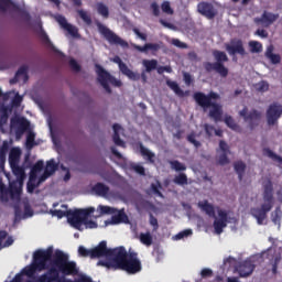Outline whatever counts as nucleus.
<instances>
[{
  "label": "nucleus",
  "instance_id": "nucleus-1",
  "mask_svg": "<svg viewBox=\"0 0 282 282\" xmlns=\"http://www.w3.org/2000/svg\"><path fill=\"white\" fill-rule=\"evenodd\" d=\"M52 268L58 271V276H76L79 274V268L75 261L69 260V254L62 250H55L53 247L47 249H37L33 253V263L22 270L26 278H33L37 272H48Z\"/></svg>",
  "mask_w": 282,
  "mask_h": 282
},
{
  "label": "nucleus",
  "instance_id": "nucleus-2",
  "mask_svg": "<svg viewBox=\"0 0 282 282\" xmlns=\"http://www.w3.org/2000/svg\"><path fill=\"white\" fill-rule=\"evenodd\" d=\"M219 95L218 93L210 91L209 94L205 95V93H195L194 100L197 106L202 107V109L209 110V118L214 119L215 122L223 121V107L221 105L214 102L213 100H218Z\"/></svg>",
  "mask_w": 282,
  "mask_h": 282
},
{
  "label": "nucleus",
  "instance_id": "nucleus-3",
  "mask_svg": "<svg viewBox=\"0 0 282 282\" xmlns=\"http://www.w3.org/2000/svg\"><path fill=\"white\" fill-rule=\"evenodd\" d=\"M274 188L272 186V182L268 181L263 184V203L261 207H253L251 209V215L253 218L257 219V224L259 226L264 224V220L267 219V214H269L274 206V196H273Z\"/></svg>",
  "mask_w": 282,
  "mask_h": 282
},
{
  "label": "nucleus",
  "instance_id": "nucleus-4",
  "mask_svg": "<svg viewBox=\"0 0 282 282\" xmlns=\"http://www.w3.org/2000/svg\"><path fill=\"white\" fill-rule=\"evenodd\" d=\"M123 246L117 247L115 249L108 248V242L102 240L93 249H86L84 246L78 247V254L83 258H90V259H100V258H118L119 252H126Z\"/></svg>",
  "mask_w": 282,
  "mask_h": 282
},
{
  "label": "nucleus",
  "instance_id": "nucleus-5",
  "mask_svg": "<svg viewBox=\"0 0 282 282\" xmlns=\"http://www.w3.org/2000/svg\"><path fill=\"white\" fill-rule=\"evenodd\" d=\"M212 55L214 56L215 63H210V62L204 63V69L206 70V73L215 72L223 78L228 77L229 69L225 65V63L229 62L227 53L219 50H214L212 52Z\"/></svg>",
  "mask_w": 282,
  "mask_h": 282
},
{
  "label": "nucleus",
  "instance_id": "nucleus-6",
  "mask_svg": "<svg viewBox=\"0 0 282 282\" xmlns=\"http://www.w3.org/2000/svg\"><path fill=\"white\" fill-rule=\"evenodd\" d=\"M115 263H117L119 270H124L129 274H137L142 270V264L141 261L138 260L137 253L129 254L128 251L119 252L117 258H115Z\"/></svg>",
  "mask_w": 282,
  "mask_h": 282
},
{
  "label": "nucleus",
  "instance_id": "nucleus-7",
  "mask_svg": "<svg viewBox=\"0 0 282 282\" xmlns=\"http://www.w3.org/2000/svg\"><path fill=\"white\" fill-rule=\"evenodd\" d=\"M96 74H97V80H99V84L102 88L107 91V94H112V89L110 88L109 84L115 87H121L122 82L115 78L111 74H109L108 70H105V68L96 64Z\"/></svg>",
  "mask_w": 282,
  "mask_h": 282
},
{
  "label": "nucleus",
  "instance_id": "nucleus-8",
  "mask_svg": "<svg viewBox=\"0 0 282 282\" xmlns=\"http://www.w3.org/2000/svg\"><path fill=\"white\" fill-rule=\"evenodd\" d=\"M95 213V207H88L86 209H82L79 216H77V223L74 220L70 225L76 228V230H80V227L84 225L88 229L98 228V224L95 220H89V216Z\"/></svg>",
  "mask_w": 282,
  "mask_h": 282
},
{
  "label": "nucleus",
  "instance_id": "nucleus-9",
  "mask_svg": "<svg viewBox=\"0 0 282 282\" xmlns=\"http://www.w3.org/2000/svg\"><path fill=\"white\" fill-rule=\"evenodd\" d=\"M98 26L100 34L106 39L107 42L110 43V45H119L121 47L129 46L126 40L119 37L118 34H115L113 31H110L108 26H105L104 24H99Z\"/></svg>",
  "mask_w": 282,
  "mask_h": 282
},
{
  "label": "nucleus",
  "instance_id": "nucleus-10",
  "mask_svg": "<svg viewBox=\"0 0 282 282\" xmlns=\"http://www.w3.org/2000/svg\"><path fill=\"white\" fill-rule=\"evenodd\" d=\"M240 118H243L245 122L249 123V129L254 130L260 124L261 112L253 109L248 113V107H243L242 110L239 111Z\"/></svg>",
  "mask_w": 282,
  "mask_h": 282
},
{
  "label": "nucleus",
  "instance_id": "nucleus-11",
  "mask_svg": "<svg viewBox=\"0 0 282 282\" xmlns=\"http://www.w3.org/2000/svg\"><path fill=\"white\" fill-rule=\"evenodd\" d=\"M33 282V281H26ZM35 282H73L70 279L58 275V271L55 267H51L48 271H45L39 278H35Z\"/></svg>",
  "mask_w": 282,
  "mask_h": 282
},
{
  "label": "nucleus",
  "instance_id": "nucleus-12",
  "mask_svg": "<svg viewBox=\"0 0 282 282\" xmlns=\"http://www.w3.org/2000/svg\"><path fill=\"white\" fill-rule=\"evenodd\" d=\"M282 116V105L273 102L269 105L267 110V122L269 126H274Z\"/></svg>",
  "mask_w": 282,
  "mask_h": 282
},
{
  "label": "nucleus",
  "instance_id": "nucleus-13",
  "mask_svg": "<svg viewBox=\"0 0 282 282\" xmlns=\"http://www.w3.org/2000/svg\"><path fill=\"white\" fill-rule=\"evenodd\" d=\"M254 270L256 264H253L251 260H243L235 267V271L239 274V278H248L254 272Z\"/></svg>",
  "mask_w": 282,
  "mask_h": 282
},
{
  "label": "nucleus",
  "instance_id": "nucleus-14",
  "mask_svg": "<svg viewBox=\"0 0 282 282\" xmlns=\"http://www.w3.org/2000/svg\"><path fill=\"white\" fill-rule=\"evenodd\" d=\"M55 21H57L58 25L62 26L64 31H67L69 36L75 39L80 37L79 30L75 25L67 22L65 15H55Z\"/></svg>",
  "mask_w": 282,
  "mask_h": 282
},
{
  "label": "nucleus",
  "instance_id": "nucleus-15",
  "mask_svg": "<svg viewBox=\"0 0 282 282\" xmlns=\"http://www.w3.org/2000/svg\"><path fill=\"white\" fill-rule=\"evenodd\" d=\"M82 214V209H76V210H62V209H54L51 212V215L57 217L58 219H63L64 217H67L68 224L72 225L73 221L77 223V217Z\"/></svg>",
  "mask_w": 282,
  "mask_h": 282
},
{
  "label": "nucleus",
  "instance_id": "nucleus-16",
  "mask_svg": "<svg viewBox=\"0 0 282 282\" xmlns=\"http://www.w3.org/2000/svg\"><path fill=\"white\" fill-rule=\"evenodd\" d=\"M226 52L229 55L245 56L247 54L246 48H243V42L239 39L230 40V44H226Z\"/></svg>",
  "mask_w": 282,
  "mask_h": 282
},
{
  "label": "nucleus",
  "instance_id": "nucleus-17",
  "mask_svg": "<svg viewBox=\"0 0 282 282\" xmlns=\"http://www.w3.org/2000/svg\"><path fill=\"white\" fill-rule=\"evenodd\" d=\"M11 127H17L15 135L20 138L30 129V121L26 118H12Z\"/></svg>",
  "mask_w": 282,
  "mask_h": 282
},
{
  "label": "nucleus",
  "instance_id": "nucleus-18",
  "mask_svg": "<svg viewBox=\"0 0 282 282\" xmlns=\"http://www.w3.org/2000/svg\"><path fill=\"white\" fill-rule=\"evenodd\" d=\"M197 12H199L200 15H204L206 19L209 20H213L217 15V11L209 2L197 3Z\"/></svg>",
  "mask_w": 282,
  "mask_h": 282
},
{
  "label": "nucleus",
  "instance_id": "nucleus-19",
  "mask_svg": "<svg viewBox=\"0 0 282 282\" xmlns=\"http://www.w3.org/2000/svg\"><path fill=\"white\" fill-rule=\"evenodd\" d=\"M218 216H219V219H216L214 221V229L216 234L221 235L228 224V213L224 209H219Z\"/></svg>",
  "mask_w": 282,
  "mask_h": 282
},
{
  "label": "nucleus",
  "instance_id": "nucleus-20",
  "mask_svg": "<svg viewBox=\"0 0 282 282\" xmlns=\"http://www.w3.org/2000/svg\"><path fill=\"white\" fill-rule=\"evenodd\" d=\"M119 224H129V217L127 213H124V209H119L117 213L112 214L110 220H106L105 225L106 226H115Z\"/></svg>",
  "mask_w": 282,
  "mask_h": 282
},
{
  "label": "nucleus",
  "instance_id": "nucleus-21",
  "mask_svg": "<svg viewBox=\"0 0 282 282\" xmlns=\"http://www.w3.org/2000/svg\"><path fill=\"white\" fill-rule=\"evenodd\" d=\"M279 19V14L263 11L261 18L256 19L257 24H262L263 26L268 28L273 24Z\"/></svg>",
  "mask_w": 282,
  "mask_h": 282
},
{
  "label": "nucleus",
  "instance_id": "nucleus-22",
  "mask_svg": "<svg viewBox=\"0 0 282 282\" xmlns=\"http://www.w3.org/2000/svg\"><path fill=\"white\" fill-rule=\"evenodd\" d=\"M197 207H199L207 216L215 218V207L209 204L208 200L197 203Z\"/></svg>",
  "mask_w": 282,
  "mask_h": 282
},
{
  "label": "nucleus",
  "instance_id": "nucleus-23",
  "mask_svg": "<svg viewBox=\"0 0 282 282\" xmlns=\"http://www.w3.org/2000/svg\"><path fill=\"white\" fill-rule=\"evenodd\" d=\"M122 130V126H120L119 123H115L112 124V142H115V144L117 147H123L124 142L122 139H120V134L119 131Z\"/></svg>",
  "mask_w": 282,
  "mask_h": 282
},
{
  "label": "nucleus",
  "instance_id": "nucleus-24",
  "mask_svg": "<svg viewBox=\"0 0 282 282\" xmlns=\"http://www.w3.org/2000/svg\"><path fill=\"white\" fill-rule=\"evenodd\" d=\"M110 188L105 185V183H96L95 186H93V192L99 197H107L109 194Z\"/></svg>",
  "mask_w": 282,
  "mask_h": 282
},
{
  "label": "nucleus",
  "instance_id": "nucleus-25",
  "mask_svg": "<svg viewBox=\"0 0 282 282\" xmlns=\"http://www.w3.org/2000/svg\"><path fill=\"white\" fill-rule=\"evenodd\" d=\"M28 66H21L19 70L15 73V77L10 79V85H15L19 82V77H24V83L29 80V75H28Z\"/></svg>",
  "mask_w": 282,
  "mask_h": 282
},
{
  "label": "nucleus",
  "instance_id": "nucleus-26",
  "mask_svg": "<svg viewBox=\"0 0 282 282\" xmlns=\"http://www.w3.org/2000/svg\"><path fill=\"white\" fill-rule=\"evenodd\" d=\"M139 150L140 154H142V156L145 158L150 164H155V153L149 151V149L144 148L142 143H139Z\"/></svg>",
  "mask_w": 282,
  "mask_h": 282
},
{
  "label": "nucleus",
  "instance_id": "nucleus-27",
  "mask_svg": "<svg viewBox=\"0 0 282 282\" xmlns=\"http://www.w3.org/2000/svg\"><path fill=\"white\" fill-rule=\"evenodd\" d=\"M22 186H23V181L21 180L12 181L10 183V187L8 188V191H10L11 197L20 196Z\"/></svg>",
  "mask_w": 282,
  "mask_h": 282
},
{
  "label": "nucleus",
  "instance_id": "nucleus-28",
  "mask_svg": "<svg viewBox=\"0 0 282 282\" xmlns=\"http://www.w3.org/2000/svg\"><path fill=\"white\" fill-rule=\"evenodd\" d=\"M9 10L18 11L19 6L11 0H0V11L8 12Z\"/></svg>",
  "mask_w": 282,
  "mask_h": 282
},
{
  "label": "nucleus",
  "instance_id": "nucleus-29",
  "mask_svg": "<svg viewBox=\"0 0 282 282\" xmlns=\"http://www.w3.org/2000/svg\"><path fill=\"white\" fill-rule=\"evenodd\" d=\"M21 151L19 148H12L8 156V162L11 166H15L19 163Z\"/></svg>",
  "mask_w": 282,
  "mask_h": 282
},
{
  "label": "nucleus",
  "instance_id": "nucleus-30",
  "mask_svg": "<svg viewBox=\"0 0 282 282\" xmlns=\"http://www.w3.org/2000/svg\"><path fill=\"white\" fill-rule=\"evenodd\" d=\"M225 124L226 127H228L230 130L238 132V133H242V128L241 126H238V123L236 122V120H234V118L231 116H226L225 117Z\"/></svg>",
  "mask_w": 282,
  "mask_h": 282
},
{
  "label": "nucleus",
  "instance_id": "nucleus-31",
  "mask_svg": "<svg viewBox=\"0 0 282 282\" xmlns=\"http://www.w3.org/2000/svg\"><path fill=\"white\" fill-rule=\"evenodd\" d=\"M234 169L236 174H238L239 182H242L243 174L246 173L247 165L242 161H238L234 163Z\"/></svg>",
  "mask_w": 282,
  "mask_h": 282
},
{
  "label": "nucleus",
  "instance_id": "nucleus-32",
  "mask_svg": "<svg viewBox=\"0 0 282 282\" xmlns=\"http://www.w3.org/2000/svg\"><path fill=\"white\" fill-rule=\"evenodd\" d=\"M119 209H116L115 207L108 206V205H99L97 206V213L100 216L104 215H115L116 213H118Z\"/></svg>",
  "mask_w": 282,
  "mask_h": 282
},
{
  "label": "nucleus",
  "instance_id": "nucleus-33",
  "mask_svg": "<svg viewBox=\"0 0 282 282\" xmlns=\"http://www.w3.org/2000/svg\"><path fill=\"white\" fill-rule=\"evenodd\" d=\"M107 259H111L109 261L106 260H99V262H97V267H105L107 268V270L113 269V270H118V264L115 261V257H107Z\"/></svg>",
  "mask_w": 282,
  "mask_h": 282
},
{
  "label": "nucleus",
  "instance_id": "nucleus-34",
  "mask_svg": "<svg viewBox=\"0 0 282 282\" xmlns=\"http://www.w3.org/2000/svg\"><path fill=\"white\" fill-rule=\"evenodd\" d=\"M43 169H44V162L43 161L35 162L33 167H31V172H30L31 181L37 180V174L40 172H42Z\"/></svg>",
  "mask_w": 282,
  "mask_h": 282
},
{
  "label": "nucleus",
  "instance_id": "nucleus-35",
  "mask_svg": "<svg viewBox=\"0 0 282 282\" xmlns=\"http://www.w3.org/2000/svg\"><path fill=\"white\" fill-rule=\"evenodd\" d=\"M166 85L171 90L176 94V96L184 98L185 93L181 89L180 85L176 82H171L170 79L166 80Z\"/></svg>",
  "mask_w": 282,
  "mask_h": 282
},
{
  "label": "nucleus",
  "instance_id": "nucleus-36",
  "mask_svg": "<svg viewBox=\"0 0 282 282\" xmlns=\"http://www.w3.org/2000/svg\"><path fill=\"white\" fill-rule=\"evenodd\" d=\"M9 195H11L9 188L4 185L3 181H1L0 178V200L3 203H8Z\"/></svg>",
  "mask_w": 282,
  "mask_h": 282
},
{
  "label": "nucleus",
  "instance_id": "nucleus-37",
  "mask_svg": "<svg viewBox=\"0 0 282 282\" xmlns=\"http://www.w3.org/2000/svg\"><path fill=\"white\" fill-rule=\"evenodd\" d=\"M97 13L102 17V19H109V8L104 2H97L96 4Z\"/></svg>",
  "mask_w": 282,
  "mask_h": 282
},
{
  "label": "nucleus",
  "instance_id": "nucleus-38",
  "mask_svg": "<svg viewBox=\"0 0 282 282\" xmlns=\"http://www.w3.org/2000/svg\"><path fill=\"white\" fill-rule=\"evenodd\" d=\"M173 183L177 186H186L188 185V176L185 173H178V175L174 176Z\"/></svg>",
  "mask_w": 282,
  "mask_h": 282
},
{
  "label": "nucleus",
  "instance_id": "nucleus-39",
  "mask_svg": "<svg viewBox=\"0 0 282 282\" xmlns=\"http://www.w3.org/2000/svg\"><path fill=\"white\" fill-rule=\"evenodd\" d=\"M121 74H123L126 77H129L130 80H141V75L131 70L129 67L128 68H124V69H121L120 70Z\"/></svg>",
  "mask_w": 282,
  "mask_h": 282
},
{
  "label": "nucleus",
  "instance_id": "nucleus-40",
  "mask_svg": "<svg viewBox=\"0 0 282 282\" xmlns=\"http://www.w3.org/2000/svg\"><path fill=\"white\" fill-rule=\"evenodd\" d=\"M36 134L34 132H29L26 134V140H25V147L29 150H32L34 147H36Z\"/></svg>",
  "mask_w": 282,
  "mask_h": 282
},
{
  "label": "nucleus",
  "instance_id": "nucleus-41",
  "mask_svg": "<svg viewBox=\"0 0 282 282\" xmlns=\"http://www.w3.org/2000/svg\"><path fill=\"white\" fill-rule=\"evenodd\" d=\"M57 163L54 161V159H51L45 165L44 173L53 175L57 171Z\"/></svg>",
  "mask_w": 282,
  "mask_h": 282
},
{
  "label": "nucleus",
  "instance_id": "nucleus-42",
  "mask_svg": "<svg viewBox=\"0 0 282 282\" xmlns=\"http://www.w3.org/2000/svg\"><path fill=\"white\" fill-rule=\"evenodd\" d=\"M143 66L147 73H151L152 70L158 68L156 59H143Z\"/></svg>",
  "mask_w": 282,
  "mask_h": 282
},
{
  "label": "nucleus",
  "instance_id": "nucleus-43",
  "mask_svg": "<svg viewBox=\"0 0 282 282\" xmlns=\"http://www.w3.org/2000/svg\"><path fill=\"white\" fill-rule=\"evenodd\" d=\"M169 164H171V169L176 172H185L186 165L177 160L169 161Z\"/></svg>",
  "mask_w": 282,
  "mask_h": 282
},
{
  "label": "nucleus",
  "instance_id": "nucleus-44",
  "mask_svg": "<svg viewBox=\"0 0 282 282\" xmlns=\"http://www.w3.org/2000/svg\"><path fill=\"white\" fill-rule=\"evenodd\" d=\"M267 58H269V61H271L273 65H278L281 63V56L279 54L272 53V48H268Z\"/></svg>",
  "mask_w": 282,
  "mask_h": 282
},
{
  "label": "nucleus",
  "instance_id": "nucleus-45",
  "mask_svg": "<svg viewBox=\"0 0 282 282\" xmlns=\"http://www.w3.org/2000/svg\"><path fill=\"white\" fill-rule=\"evenodd\" d=\"M12 172L14 173V175L17 176V181H23L25 177V173L22 166H19L18 164L12 166Z\"/></svg>",
  "mask_w": 282,
  "mask_h": 282
},
{
  "label": "nucleus",
  "instance_id": "nucleus-46",
  "mask_svg": "<svg viewBox=\"0 0 282 282\" xmlns=\"http://www.w3.org/2000/svg\"><path fill=\"white\" fill-rule=\"evenodd\" d=\"M40 37H41V41H43L44 45H47L48 47H51L53 52H57V50L53 46L51 39L48 37L45 31H41Z\"/></svg>",
  "mask_w": 282,
  "mask_h": 282
},
{
  "label": "nucleus",
  "instance_id": "nucleus-47",
  "mask_svg": "<svg viewBox=\"0 0 282 282\" xmlns=\"http://www.w3.org/2000/svg\"><path fill=\"white\" fill-rule=\"evenodd\" d=\"M140 242L150 247L153 243V238L150 232L140 234Z\"/></svg>",
  "mask_w": 282,
  "mask_h": 282
},
{
  "label": "nucleus",
  "instance_id": "nucleus-48",
  "mask_svg": "<svg viewBox=\"0 0 282 282\" xmlns=\"http://www.w3.org/2000/svg\"><path fill=\"white\" fill-rule=\"evenodd\" d=\"M263 153L273 161H276L278 163L282 164V158L279 154H275L273 151H271L269 148L263 149Z\"/></svg>",
  "mask_w": 282,
  "mask_h": 282
},
{
  "label": "nucleus",
  "instance_id": "nucleus-49",
  "mask_svg": "<svg viewBox=\"0 0 282 282\" xmlns=\"http://www.w3.org/2000/svg\"><path fill=\"white\" fill-rule=\"evenodd\" d=\"M281 216H282V210L280 207H276L275 210H273L271 217H272V223L275 225H280L281 223Z\"/></svg>",
  "mask_w": 282,
  "mask_h": 282
},
{
  "label": "nucleus",
  "instance_id": "nucleus-50",
  "mask_svg": "<svg viewBox=\"0 0 282 282\" xmlns=\"http://www.w3.org/2000/svg\"><path fill=\"white\" fill-rule=\"evenodd\" d=\"M78 17H80V19L83 20L84 23L90 25L91 24V17L89 14H87V12L85 10H78L77 11Z\"/></svg>",
  "mask_w": 282,
  "mask_h": 282
},
{
  "label": "nucleus",
  "instance_id": "nucleus-51",
  "mask_svg": "<svg viewBox=\"0 0 282 282\" xmlns=\"http://www.w3.org/2000/svg\"><path fill=\"white\" fill-rule=\"evenodd\" d=\"M249 47H251V53L262 52V44L260 42L251 41L249 42Z\"/></svg>",
  "mask_w": 282,
  "mask_h": 282
},
{
  "label": "nucleus",
  "instance_id": "nucleus-52",
  "mask_svg": "<svg viewBox=\"0 0 282 282\" xmlns=\"http://www.w3.org/2000/svg\"><path fill=\"white\" fill-rule=\"evenodd\" d=\"M161 9H162V12H163V13H166V14H169V15L174 14V10L171 8V3L167 2V1H164V2L161 4Z\"/></svg>",
  "mask_w": 282,
  "mask_h": 282
},
{
  "label": "nucleus",
  "instance_id": "nucleus-53",
  "mask_svg": "<svg viewBox=\"0 0 282 282\" xmlns=\"http://www.w3.org/2000/svg\"><path fill=\"white\" fill-rule=\"evenodd\" d=\"M9 152V145L8 143L4 142L2 147L0 148V161L3 163L6 161V156L8 155Z\"/></svg>",
  "mask_w": 282,
  "mask_h": 282
},
{
  "label": "nucleus",
  "instance_id": "nucleus-54",
  "mask_svg": "<svg viewBox=\"0 0 282 282\" xmlns=\"http://www.w3.org/2000/svg\"><path fill=\"white\" fill-rule=\"evenodd\" d=\"M36 180H29V183H26V192L30 194H33V192L36 189V187L40 185V183H34Z\"/></svg>",
  "mask_w": 282,
  "mask_h": 282
},
{
  "label": "nucleus",
  "instance_id": "nucleus-55",
  "mask_svg": "<svg viewBox=\"0 0 282 282\" xmlns=\"http://www.w3.org/2000/svg\"><path fill=\"white\" fill-rule=\"evenodd\" d=\"M9 120V112L7 108H2L0 113V124H6Z\"/></svg>",
  "mask_w": 282,
  "mask_h": 282
},
{
  "label": "nucleus",
  "instance_id": "nucleus-56",
  "mask_svg": "<svg viewBox=\"0 0 282 282\" xmlns=\"http://www.w3.org/2000/svg\"><path fill=\"white\" fill-rule=\"evenodd\" d=\"M112 63L117 64L119 66V69H127L129 68L128 65L126 63L122 62V59L120 58V56H115L112 58Z\"/></svg>",
  "mask_w": 282,
  "mask_h": 282
},
{
  "label": "nucleus",
  "instance_id": "nucleus-57",
  "mask_svg": "<svg viewBox=\"0 0 282 282\" xmlns=\"http://www.w3.org/2000/svg\"><path fill=\"white\" fill-rule=\"evenodd\" d=\"M69 68L73 69L74 73H79L82 70V67L79 64H77V61L72 58L69 59Z\"/></svg>",
  "mask_w": 282,
  "mask_h": 282
},
{
  "label": "nucleus",
  "instance_id": "nucleus-58",
  "mask_svg": "<svg viewBox=\"0 0 282 282\" xmlns=\"http://www.w3.org/2000/svg\"><path fill=\"white\" fill-rule=\"evenodd\" d=\"M187 142L193 143L196 149H199V147H200V142L195 139L194 132H192L189 135H187Z\"/></svg>",
  "mask_w": 282,
  "mask_h": 282
},
{
  "label": "nucleus",
  "instance_id": "nucleus-59",
  "mask_svg": "<svg viewBox=\"0 0 282 282\" xmlns=\"http://www.w3.org/2000/svg\"><path fill=\"white\" fill-rule=\"evenodd\" d=\"M172 45L182 50L188 48V45L184 42H181L178 39H173Z\"/></svg>",
  "mask_w": 282,
  "mask_h": 282
},
{
  "label": "nucleus",
  "instance_id": "nucleus-60",
  "mask_svg": "<svg viewBox=\"0 0 282 282\" xmlns=\"http://www.w3.org/2000/svg\"><path fill=\"white\" fill-rule=\"evenodd\" d=\"M21 102H23V97L17 94L14 98H12V107H20Z\"/></svg>",
  "mask_w": 282,
  "mask_h": 282
},
{
  "label": "nucleus",
  "instance_id": "nucleus-61",
  "mask_svg": "<svg viewBox=\"0 0 282 282\" xmlns=\"http://www.w3.org/2000/svg\"><path fill=\"white\" fill-rule=\"evenodd\" d=\"M200 276L202 279L213 278V270H210L209 268L202 269Z\"/></svg>",
  "mask_w": 282,
  "mask_h": 282
},
{
  "label": "nucleus",
  "instance_id": "nucleus-62",
  "mask_svg": "<svg viewBox=\"0 0 282 282\" xmlns=\"http://www.w3.org/2000/svg\"><path fill=\"white\" fill-rule=\"evenodd\" d=\"M191 235H193V230L187 229V230H184V231L178 232V234L176 235V239H177V240H181V239H183V238H185V237H189Z\"/></svg>",
  "mask_w": 282,
  "mask_h": 282
},
{
  "label": "nucleus",
  "instance_id": "nucleus-63",
  "mask_svg": "<svg viewBox=\"0 0 282 282\" xmlns=\"http://www.w3.org/2000/svg\"><path fill=\"white\" fill-rule=\"evenodd\" d=\"M228 153H223V154H220L219 155V160H218V164H220V165H226V164H228L229 163V159H228Z\"/></svg>",
  "mask_w": 282,
  "mask_h": 282
},
{
  "label": "nucleus",
  "instance_id": "nucleus-64",
  "mask_svg": "<svg viewBox=\"0 0 282 282\" xmlns=\"http://www.w3.org/2000/svg\"><path fill=\"white\" fill-rule=\"evenodd\" d=\"M23 218V213L21 212V208L19 206L14 207V221H19Z\"/></svg>",
  "mask_w": 282,
  "mask_h": 282
}]
</instances>
